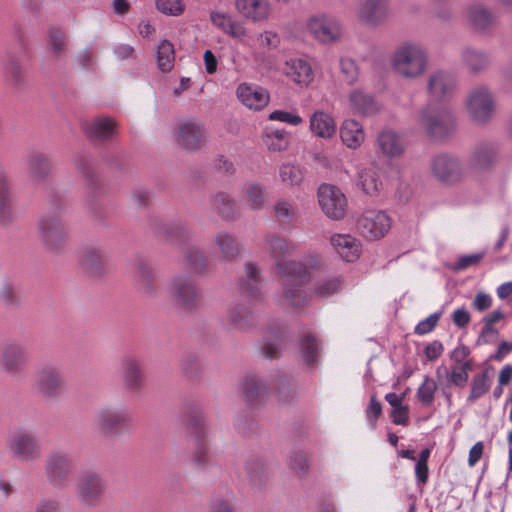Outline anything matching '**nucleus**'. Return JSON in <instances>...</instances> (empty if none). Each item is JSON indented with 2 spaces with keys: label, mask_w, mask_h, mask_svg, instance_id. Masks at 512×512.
<instances>
[{
  "label": "nucleus",
  "mask_w": 512,
  "mask_h": 512,
  "mask_svg": "<svg viewBox=\"0 0 512 512\" xmlns=\"http://www.w3.org/2000/svg\"><path fill=\"white\" fill-rule=\"evenodd\" d=\"M266 249L276 261L278 273L281 275L283 294L287 302L293 307H300L306 301L302 287L309 280L308 269L297 261H284L282 258L290 254L293 245L287 239L270 234L265 238Z\"/></svg>",
  "instance_id": "nucleus-1"
},
{
  "label": "nucleus",
  "mask_w": 512,
  "mask_h": 512,
  "mask_svg": "<svg viewBox=\"0 0 512 512\" xmlns=\"http://www.w3.org/2000/svg\"><path fill=\"white\" fill-rule=\"evenodd\" d=\"M390 65L397 76L406 80H416L428 69V51L421 43L404 42L392 53Z\"/></svg>",
  "instance_id": "nucleus-2"
},
{
  "label": "nucleus",
  "mask_w": 512,
  "mask_h": 512,
  "mask_svg": "<svg viewBox=\"0 0 512 512\" xmlns=\"http://www.w3.org/2000/svg\"><path fill=\"white\" fill-rule=\"evenodd\" d=\"M418 123L425 135L433 141H443L455 130V118L451 110L441 106H427L418 116Z\"/></svg>",
  "instance_id": "nucleus-3"
},
{
  "label": "nucleus",
  "mask_w": 512,
  "mask_h": 512,
  "mask_svg": "<svg viewBox=\"0 0 512 512\" xmlns=\"http://www.w3.org/2000/svg\"><path fill=\"white\" fill-rule=\"evenodd\" d=\"M6 449L12 459L21 463L38 461L43 453L38 435L26 428L16 429L7 437Z\"/></svg>",
  "instance_id": "nucleus-4"
},
{
  "label": "nucleus",
  "mask_w": 512,
  "mask_h": 512,
  "mask_svg": "<svg viewBox=\"0 0 512 512\" xmlns=\"http://www.w3.org/2000/svg\"><path fill=\"white\" fill-rule=\"evenodd\" d=\"M37 227L40 242L49 253L60 254L65 250L68 228L60 213L44 214L40 217Z\"/></svg>",
  "instance_id": "nucleus-5"
},
{
  "label": "nucleus",
  "mask_w": 512,
  "mask_h": 512,
  "mask_svg": "<svg viewBox=\"0 0 512 512\" xmlns=\"http://www.w3.org/2000/svg\"><path fill=\"white\" fill-rule=\"evenodd\" d=\"M44 476L50 487L56 490L66 489L73 472V459L69 452L62 449L50 451L43 464Z\"/></svg>",
  "instance_id": "nucleus-6"
},
{
  "label": "nucleus",
  "mask_w": 512,
  "mask_h": 512,
  "mask_svg": "<svg viewBox=\"0 0 512 512\" xmlns=\"http://www.w3.org/2000/svg\"><path fill=\"white\" fill-rule=\"evenodd\" d=\"M497 102L489 87L480 85L472 88L465 100L469 118L477 124L489 123L495 115Z\"/></svg>",
  "instance_id": "nucleus-7"
},
{
  "label": "nucleus",
  "mask_w": 512,
  "mask_h": 512,
  "mask_svg": "<svg viewBox=\"0 0 512 512\" xmlns=\"http://www.w3.org/2000/svg\"><path fill=\"white\" fill-rule=\"evenodd\" d=\"M304 30L321 44H334L343 37V27L340 21L326 13H316L307 17Z\"/></svg>",
  "instance_id": "nucleus-8"
},
{
  "label": "nucleus",
  "mask_w": 512,
  "mask_h": 512,
  "mask_svg": "<svg viewBox=\"0 0 512 512\" xmlns=\"http://www.w3.org/2000/svg\"><path fill=\"white\" fill-rule=\"evenodd\" d=\"M30 360L27 346L10 339L0 345V369L7 375L19 374Z\"/></svg>",
  "instance_id": "nucleus-9"
},
{
  "label": "nucleus",
  "mask_w": 512,
  "mask_h": 512,
  "mask_svg": "<svg viewBox=\"0 0 512 512\" xmlns=\"http://www.w3.org/2000/svg\"><path fill=\"white\" fill-rule=\"evenodd\" d=\"M105 490L102 475L93 470L82 472L75 484V495L85 507L96 506Z\"/></svg>",
  "instance_id": "nucleus-10"
},
{
  "label": "nucleus",
  "mask_w": 512,
  "mask_h": 512,
  "mask_svg": "<svg viewBox=\"0 0 512 512\" xmlns=\"http://www.w3.org/2000/svg\"><path fill=\"white\" fill-rule=\"evenodd\" d=\"M357 231L368 240L383 238L391 228V218L382 210H365L357 220Z\"/></svg>",
  "instance_id": "nucleus-11"
},
{
  "label": "nucleus",
  "mask_w": 512,
  "mask_h": 512,
  "mask_svg": "<svg viewBox=\"0 0 512 512\" xmlns=\"http://www.w3.org/2000/svg\"><path fill=\"white\" fill-rule=\"evenodd\" d=\"M63 386V374L58 367L47 365L36 371L34 389L41 398L45 400L57 399Z\"/></svg>",
  "instance_id": "nucleus-12"
},
{
  "label": "nucleus",
  "mask_w": 512,
  "mask_h": 512,
  "mask_svg": "<svg viewBox=\"0 0 512 512\" xmlns=\"http://www.w3.org/2000/svg\"><path fill=\"white\" fill-rule=\"evenodd\" d=\"M318 202L324 214L333 220L344 217L347 199L341 189L335 185L323 183L318 188Z\"/></svg>",
  "instance_id": "nucleus-13"
},
{
  "label": "nucleus",
  "mask_w": 512,
  "mask_h": 512,
  "mask_svg": "<svg viewBox=\"0 0 512 512\" xmlns=\"http://www.w3.org/2000/svg\"><path fill=\"white\" fill-rule=\"evenodd\" d=\"M167 292L174 304L192 308L198 299V291L192 279L186 275H174L167 284Z\"/></svg>",
  "instance_id": "nucleus-14"
},
{
  "label": "nucleus",
  "mask_w": 512,
  "mask_h": 512,
  "mask_svg": "<svg viewBox=\"0 0 512 512\" xmlns=\"http://www.w3.org/2000/svg\"><path fill=\"white\" fill-rule=\"evenodd\" d=\"M130 420L131 416L127 409L105 407L95 413L93 425L101 435L109 437L117 433L118 427L127 424Z\"/></svg>",
  "instance_id": "nucleus-15"
},
{
  "label": "nucleus",
  "mask_w": 512,
  "mask_h": 512,
  "mask_svg": "<svg viewBox=\"0 0 512 512\" xmlns=\"http://www.w3.org/2000/svg\"><path fill=\"white\" fill-rule=\"evenodd\" d=\"M175 139L178 145L186 150L196 151L206 142V131L197 122L187 121L180 123L175 130Z\"/></svg>",
  "instance_id": "nucleus-16"
},
{
  "label": "nucleus",
  "mask_w": 512,
  "mask_h": 512,
  "mask_svg": "<svg viewBox=\"0 0 512 512\" xmlns=\"http://www.w3.org/2000/svg\"><path fill=\"white\" fill-rule=\"evenodd\" d=\"M433 175L441 182L454 183L461 178L462 166L453 156L440 154L432 160Z\"/></svg>",
  "instance_id": "nucleus-17"
},
{
  "label": "nucleus",
  "mask_w": 512,
  "mask_h": 512,
  "mask_svg": "<svg viewBox=\"0 0 512 512\" xmlns=\"http://www.w3.org/2000/svg\"><path fill=\"white\" fill-rule=\"evenodd\" d=\"M235 8L242 17L254 23L269 20L273 13L269 0H235Z\"/></svg>",
  "instance_id": "nucleus-18"
},
{
  "label": "nucleus",
  "mask_w": 512,
  "mask_h": 512,
  "mask_svg": "<svg viewBox=\"0 0 512 512\" xmlns=\"http://www.w3.org/2000/svg\"><path fill=\"white\" fill-rule=\"evenodd\" d=\"M357 15L365 24L378 26L389 15L387 0H363L358 6Z\"/></svg>",
  "instance_id": "nucleus-19"
},
{
  "label": "nucleus",
  "mask_w": 512,
  "mask_h": 512,
  "mask_svg": "<svg viewBox=\"0 0 512 512\" xmlns=\"http://www.w3.org/2000/svg\"><path fill=\"white\" fill-rule=\"evenodd\" d=\"M210 21L223 33L239 41H242L248 34L245 25L242 22L236 20L231 14L227 12L220 10L211 11Z\"/></svg>",
  "instance_id": "nucleus-20"
},
{
  "label": "nucleus",
  "mask_w": 512,
  "mask_h": 512,
  "mask_svg": "<svg viewBox=\"0 0 512 512\" xmlns=\"http://www.w3.org/2000/svg\"><path fill=\"white\" fill-rule=\"evenodd\" d=\"M122 380L127 391H139L144 384L143 367L141 361L134 356H126L122 360Z\"/></svg>",
  "instance_id": "nucleus-21"
},
{
  "label": "nucleus",
  "mask_w": 512,
  "mask_h": 512,
  "mask_svg": "<svg viewBox=\"0 0 512 512\" xmlns=\"http://www.w3.org/2000/svg\"><path fill=\"white\" fill-rule=\"evenodd\" d=\"M456 88L455 77L445 71L432 73L428 81L429 95L437 101L450 97Z\"/></svg>",
  "instance_id": "nucleus-22"
},
{
  "label": "nucleus",
  "mask_w": 512,
  "mask_h": 512,
  "mask_svg": "<svg viewBox=\"0 0 512 512\" xmlns=\"http://www.w3.org/2000/svg\"><path fill=\"white\" fill-rule=\"evenodd\" d=\"M240 199L250 210L260 211L268 201L267 187L260 182L248 181L241 188Z\"/></svg>",
  "instance_id": "nucleus-23"
},
{
  "label": "nucleus",
  "mask_w": 512,
  "mask_h": 512,
  "mask_svg": "<svg viewBox=\"0 0 512 512\" xmlns=\"http://www.w3.org/2000/svg\"><path fill=\"white\" fill-rule=\"evenodd\" d=\"M347 102L350 111L359 116H372L381 109L372 95L358 88L348 94Z\"/></svg>",
  "instance_id": "nucleus-24"
},
{
  "label": "nucleus",
  "mask_w": 512,
  "mask_h": 512,
  "mask_svg": "<svg viewBox=\"0 0 512 512\" xmlns=\"http://www.w3.org/2000/svg\"><path fill=\"white\" fill-rule=\"evenodd\" d=\"M236 94L243 105L253 110H261L269 102L268 92L264 88L254 84H239Z\"/></svg>",
  "instance_id": "nucleus-25"
},
{
  "label": "nucleus",
  "mask_w": 512,
  "mask_h": 512,
  "mask_svg": "<svg viewBox=\"0 0 512 512\" xmlns=\"http://www.w3.org/2000/svg\"><path fill=\"white\" fill-rule=\"evenodd\" d=\"M240 289L241 293L251 301L262 299L260 269L257 264L253 262L245 263Z\"/></svg>",
  "instance_id": "nucleus-26"
},
{
  "label": "nucleus",
  "mask_w": 512,
  "mask_h": 512,
  "mask_svg": "<svg viewBox=\"0 0 512 512\" xmlns=\"http://www.w3.org/2000/svg\"><path fill=\"white\" fill-rule=\"evenodd\" d=\"M155 273L151 266L144 260L136 263L135 285L139 294L145 298H153L157 295Z\"/></svg>",
  "instance_id": "nucleus-27"
},
{
  "label": "nucleus",
  "mask_w": 512,
  "mask_h": 512,
  "mask_svg": "<svg viewBox=\"0 0 512 512\" xmlns=\"http://www.w3.org/2000/svg\"><path fill=\"white\" fill-rule=\"evenodd\" d=\"M285 74L296 84L308 86L314 79L311 64L304 58H290L285 62Z\"/></svg>",
  "instance_id": "nucleus-28"
},
{
  "label": "nucleus",
  "mask_w": 512,
  "mask_h": 512,
  "mask_svg": "<svg viewBox=\"0 0 512 512\" xmlns=\"http://www.w3.org/2000/svg\"><path fill=\"white\" fill-rule=\"evenodd\" d=\"M377 147L388 158L401 157L405 152V143L395 131L385 129L377 136Z\"/></svg>",
  "instance_id": "nucleus-29"
},
{
  "label": "nucleus",
  "mask_w": 512,
  "mask_h": 512,
  "mask_svg": "<svg viewBox=\"0 0 512 512\" xmlns=\"http://www.w3.org/2000/svg\"><path fill=\"white\" fill-rule=\"evenodd\" d=\"M466 17L472 28L478 32L489 30L495 23V16L485 5L474 3L467 7Z\"/></svg>",
  "instance_id": "nucleus-30"
},
{
  "label": "nucleus",
  "mask_w": 512,
  "mask_h": 512,
  "mask_svg": "<svg viewBox=\"0 0 512 512\" xmlns=\"http://www.w3.org/2000/svg\"><path fill=\"white\" fill-rule=\"evenodd\" d=\"M331 244L340 257L347 262H353L360 256L361 243L351 235H333L331 237Z\"/></svg>",
  "instance_id": "nucleus-31"
},
{
  "label": "nucleus",
  "mask_w": 512,
  "mask_h": 512,
  "mask_svg": "<svg viewBox=\"0 0 512 512\" xmlns=\"http://www.w3.org/2000/svg\"><path fill=\"white\" fill-rule=\"evenodd\" d=\"M310 131L313 135L330 139L336 133V122L334 118L323 110H316L310 115Z\"/></svg>",
  "instance_id": "nucleus-32"
},
{
  "label": "nucleus",
  "mask_w": 512,
  "mask_h": 512,
  "mask_svg": "<svg viewBox=\"0 0 512 512\" xmlns=\"http://www.w3.org/2000/svg\"><path fill=\"white\" fill-rule=\"evenodd\" d=\"M340 138L349 149L359 148L365 139L363 126L355 119H346L340 126Z\"/></svg>",
  "instance_id": "nucleus-33"
},
{
  "label": "nucleus",
  "mask_w": 512,
  "mask_h": 512,
  "mask_svg": "<svg viewBox=\"0 0 512 512\" xmlns=\"http://www.w3.org/2000/svg\"><path fill=\"white\" fill-rule=\"evenodd\" d=\"M28 175L34 182L46 179L52 170L48 157L40 152H34L27 159Z\"/></svg>",
  "instance_id": "nucleus-34"
},
{
  "label": "nucleus",
  "mask_w": 512,
  "mask_h": 512,
  "mask_svg": "<svg viewBox=\"0 0 512 512\" xmlns=\"http://www.w3.org/2000/svg\"><path fill=\"white\" fill-rule=\"evenodd\" d=\"M86 133L91 139L104 141L116 133V123L111 118L99 117L88 124Z\"/></svg>",
  "instance_id": "nucleus-35"
},
{
  "label": "nucleus",
  "mask_w": 512,
  "mask_h": 512,
  "mask_svg": "<svg viewBox=\"0 0 512 512\" xmlns=\"http://www.w3.org/2000/svg\"><path fill=\"white\" fill-rule=\"evenodd\" d=\"M209 442L204 428L195 431V445L191 462L197 468H203L209 464Z\"/></svg>",
  "instance_id": "nucleus-36"
},
{
  "label": "nucleus",
  "mask_w": 512,
  "mask_h": 512,
  "mask_svg": "<svg viewBox=\"0 0 512 512\" xmlns=\"http://www.w3.org/2000/svg\"><path fill=\"white\" fill-rule=\"evenodd\" d=\"M464 64L474 73L486 70L490 63L487 52L472 47H465L461 51Z\"/></svg>",
  "instance_id": "nucleus-37"
},
{
  "label": "nucleus",
  "mask_w": 512,
  "mask_h": 512,
  "mask_svg": "<svg viewBox=\"0 0 512 512\" xmlns=\"http://www.w3.org/2000/svg\"><path fill=\"white\" fill-rule=\"evenodd\" d=\"M107 261L106 253L95 247L85 248L80 256L82 266L92 274L99 273Z\"/></svg>",
  "instance_id": "nucleus-38"
},
{
  "label": "nucleus",
  "mask_w": 512,
  "mask_h": 512,
  "mask_svg": "<svg viewBox=\"0 0 512 512\" xmlns=\"http://www.w3.org/2000/svg\"><path fill=\"white\" fill-rule=\"evenodd\" d=\"M227 321L236 329H245L252 323V312L243 303L232 304L226 313Z\"/></svg>",
  "instance_id": "nucleus-39"
},
{
  "label": "nucleus",
  "mask_w": 512,
  "mask_h": 512,
  "mask_svg": "<svg viewBox=\"0 0 512 512\" xmlns=\"http://www.w3.org/2000/svg\"><path fill=\"white\" fill-rule=\"evenodd\" d=\"M213 242L225 260L233 261L238 256L239 244L233 235L225 231L217 232L213 237Z\"/></svg>",
  "instance_id": "nucleus-40"
},
{
  "label": "nucleus",
  "mask_w": 512,
  "mask_h": 512,
  "mask_svg": "<svg viewBox=\"0 0 512 512\" xmlns=\"http://www.w3.org/2000/svg\"><path fill=\"white\" fill-rule=\"evenodd\" d=\"M262 139L264 145L270 152L285 151L290 144L289 134L280 129L268 128Z\"/></svg>",
  "instance_id": "nucleus-41"
},
{
  "label": "nucleus",
  "mask_w": 512,
  "mask_h": 512,
  "mask_svg": "<svg viewBox=\"0 0 512 512\" xmlns=\"http://www.w3.org/2000/svg\"><path fill=\"white\" fill-rule=\"evenodd\" d=\"M242 390L246 400L253 403L267 393L268 386L256 375H249L242 382Z\"/></svg>",
  "instance_id": "nucleus-42"
},
{
  "label": "nucleus",
  "mask_w": 512,
  "mask_h": 512,
  "mask_svg": "<svg viewBox=\"0 0 512 512\" xmlns=\"http://www.w3.org/2000/svg\"><path fill=\"white\" fill-rule=\"evenodd\" d=\"M246 471L251 485L257 488H260L270 476L269 467L259 458L251 459L246 465Z\"/></svg>",
  "instance_id": "nucleus-43"
},
{
  "label": "nucleus",
  "mask_w": 512,
  "mask_h": 512,
  "mask_svg": "<svg viewBox=\"0 0 512 512\" xmlns=\"http://www.w3.org/2000/svg\"><path fill=\"white\" fill-rule=\"evenodd\" d=\"M212 208L225 220L233 219L237 214L235 201L223 192L216 193L211 199Z\"/></svg>",
  "instance_id": "nucleus-44"
},
{
  "label": "nucleus",
  "mask_w": 512,
  "mask_h": 512,
  "mask_svg": "<svg viewBox=\"0 0 512 512\" xmlns=\"http://www.w3.org/2000/svg\"><path fill=\"white\" fill-rule=\"evenodd\" d=\"M358 185L366 194H377L382 188L378 171L374 167L362 169L358 174Z\"/></svg>",
  "instance_id": "nucleus-45"
},
{
  "label": "nucleus",
  "mask_w": 512,
  "mask_h": 512,
  "mask_svg": "<svg viewBox=\"0 0 512 512\" xmlns=\"http://www.w3.org/2000/svg\"><path fill=\"white\" fill-rule=\"evenodd\" d=\"M491 388V378L488 371H482L473 376L471 381V389L467 401L470 403L475 402L483 395H485Z\"/></svg>",
  "instance_id": "nucleus-46"
},
{
  "label": "nucleus",
  "mask_w": 512,
  "mask_h": 512,
  "mask_svg": "<svg viewBox=\"0 0 512 512\" xmlns=\"http://www.w3.org/2000/svg\"><path fill=\"white\" fill-rule=\"evenodd\" d=\"M156 60L158 69L162 72H169L175 62V52L172 43L168 40H162L157 46Z\"/></svg>",
  "instance_id": "nucleus-47"
},
{
  "label": "nucleus",
  "mask_w": 512,
  "mask_h": 512,
  "mask_svg": "<svg viewBox=\"0 0 512 512\" xmlns=\"http://www.w3.org/2000/svg\"><path fill=\"white\" fill-rule=\"evenodd\" d=\"M13 200L9 191L7 178L0 174V221H8L13 214Z\"/></svg>",
  "instance_id": "nucleus-48"
},
{
  "label": "nucleus",
  "mask_w": 512,
  "mask_h": 512,
  "mask_svg": "<svg viewBox=\"0 0 512 512\" xmlns=\"http://www.w3.org/2000/svg\"><path fill=\"white\" fill-rule=\"evenodd\" d=\"M48 45L56 56L63 55L67 50V37L65 32L58 27H51L48 30Z\"/></svg>",
  "instance_id": "nucleus-49"
},
{
  "label": "nucleus",
  "mask_w": 512,
  "mask_h": 512,
  "mask_svg": "<svg viewBox=\"0 0 512 512\" xmlns=\"http://www.w3.org/2000/svg\"><path fill=\"white\" fill-rule=\"evenodd\" d=\"M472 369V362L466 361L461 365H452L450 371L444 368L449 375V382L458 387H464L469 379V371Z\"/></svg>",
  "instance_id": "nucleus-50"
},
{
  "label": "nucleus",
  "mask_w": 512,
  "mask_h": 512,
  "mask_svg": "<svg viewBox=\"0 0 512 512\" xmlns=\"http://www.w3.org/2000/svg\"><path fill=\"white\" fill-rule=\"evenodd\" d=\"M300 350L306 365L314 364L319 358V345L317 340L308 335L301 339Z\"/></svg>",
  "instance_id": "nucleus-51"
},
{
  "label": "nucleus",
  "mask_w": 512,
  "mask_h": 512,
  "mask_svg": "<svg viewBox=\"0 0 512 512\" xmlns=\"http://www.w3.org/2000/svg\"><path fill=\"white\" fill-rule=\"evenodd\" d=\"M281 182L291 187L299 185L303 180L302 170L293 164L284 163L279 168Z\"/></svg>",
  "instance_id": "nucleus-52"
},
{
  "label": "nucleus",
  "mask_w": 512,
  "mask_h": 512,
  "mask_svg": "<svg viewBox=\"0 0 512 512\" xmlns=\"http://www.w3.org/2000/svg\"><path fill=\"white\" fill-rule=\"evenodd\" d=\"M340 72L344 81L349 84H355L359 79V67L357 62L349 57H342L339 61Z\"/></svg>",
  "instance_id": "nucleus-53"
},
{
  "label": "nucleus",
  "mask_w": 512,
  "mask_h": 512,
  "mask_svg": "<svg viewBox=\"0 0 512 512\" xmlns=\"http://www.w3.org/2000/svg\"><path fill=\"white\" fill-rule=\"evenodd\" d=\"M158 233L170 240H184L189 235V229L186 224L176 222L173 224H165L159 228Z\"/></svg>",
  "instance_id": "nucleus-54"
},
{
  "label": "nucleus",
  "mask_w": 512,
  "mask_h": 512,
  "mask_svg": "<svg viewBox=\"0 0 512 512\" xmlns=\"http://www.w3.org/2000/svg\"><path fill=\"white\" fill-rule=\"evenodd\" d=\"M209 512H237L233 491L229 490L226 497H214L210 502Z\"/></svg>",
  "instance_id": "nucleus-55"
},
{
  "label": "nucleus",
  "mask_w": 512,
  "mask_h": 512,
  "mask_svg": "<svg viewBox=\"0 0 512 512\" xmlns=\"http://www.w3.org/2000/svg\"><path fill=\"white\" fill-rule=\"evenodd\" d=\"M274 213L277 220L281 223H290L295 215V207L286 199H278L274 205Z\"/></svg>",
  "instance_id": "nucleus-56"
},
{
  "label": "nucleus",
  "mask_w": 512,
  "mask_h": 512,
  "mask_svg": "<svg viewBox=\"0 0 512 512\" xmlns=\"http://www.w3.org/2000/svg\"><path fill=\"white\" fill-rule=\"evenodd\" d=\"M437 390L435 381L429 377H425L423 383L417 390L418 400L425 406H430L434 401Z\"/></svg>",
  "instance_id": "nucleus-57"
},
{
  "label": "nucleus",
  "mask_w": 512,
  "mask_h": 512,
  "mask_svg": "<svg viewBox=\"0 0 512 512\" xmlns=\"http://www.w3.org/2000/svg\"><path fill=\"white\" fill-rule=\"evenodd\" d=\"M341 283L338 277L324 279L317 282L314 292L320 297H329L340 290Z\"/></svg>",
  "instance_id": "nucleus-58"
},
{
  "label": "nucleus",
  "mask_w": 512,
  "mask_h": 512,
  "mask_svg": "<svg viewBox=\"0 0 512 512\" xmlns=\"http://www.w3.org/2000/svg\"><path fill=\"white\" fill-rule=\"evenodd\" d=\"M157 9L170 16H178L184 11V4L182 0H156Z\"/></svg>",
  "instance_id": "nucleus-59"
},
{
  "label": "nucleus",
  "mask_w": 512,
  "mask_h": 512,
  "mask_svg": "<svg viewBox=\"0 0 512 512\" xmlns=\"http://www.w3.org/2000/svg\"><path fill=\"white\" fill-rule=\"evenodd\" d=\"M257 41L260 47L268 50L277 49L281 43L280 36L271 30L261 32L257 37Z\"/></svg>",
  "instance_id": "nucleus-60"
},
{
  "label": "nucleus",
  "mask_w": 512,
  "mask_h": 512,
  "mask_svg": "<svg viewBox=\"0 0 512 512\" xmlns=\"http://www.w3.org/2000/svg\"><path fill=\"white\" fill-rule=\"evenodd\" d=\"M269 119L272 121L288 123L292 126H298L303 123V118L298 114L283 110H275L271 112L269 114Z\"/></svg>",
  "instance_id": "nucleus-61"
},
{
  "label": "nucleus",
  "mask_w": 512,
  "mask_h": 512,
  "mask_svg": "<svg viewBox=\"0 0 512 512\" xmlns=\"http://www.w3.org/2000/svg\"><path fill=\"white\" fill-rule=\"evenodd\" d=\"M289 465L297 474H305L308 470L306 455L303 452H293L289 458Z\"/></svg>",
  "instance_id": "nucleus-62"
},
{
  "label": "nucleus",
  "mask_w": 512,
  "mask_h": 512,
  "mask_svg": "<svg viewBox=\"0 0 512 512\" xmlns=\"http://www.w3.org/2000/svg\"><path fill=\"white\" fill-rule=\"evenodd\" d=\"M188 264L195 270H201L206 266V259L198 248L191 247L186 252Z\"/></svg>",
  "instance_id": "nucleus-63"
},
{
  "label": "nucleus",
  "mask_w": 512,
  "mask_h": 512,
  "mask_svg": "<svg viewBox=\"0 0 512 512\" xmlns=\"http://www.w3.org/2000/svg\"><path fill=\"white\" fill-rule=\"evenodd\" d=\"M440 316H441L440 313H433V314L429 315L427 318L420 321L416 325L414 332L418 335H425V334L431 332L437 325V323L440 319Z\"/></svg>",
  "instance_id": "nucleus-64"
}]
</instances>
